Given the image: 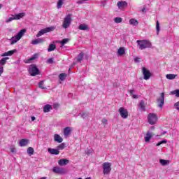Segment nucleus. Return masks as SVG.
Wrapping results in <instances>:
<instances>
[{
    "mask_svg": "<svg viewBox=\"0 0 179 179\" xmlns=\"http://www.w3.org/2000/svg\"><path fill=\"white\" fill-rule=\"evenodd\" d=\"M26 31V29H21L16 36H13L10 39L11 45H13V44H16L17 41H19L22 37L24 35V32Z\"/></svg>",
    "mask_w": 179,
    "mask_h": 179,
    "instance_id": "nucleus-1",
    "label": "nucleus"
},
{
    "mask_svg": "<svg viewBox=\"0 0 179 179\" xmlns=\"http://www.w3.org/2000/svg\"><path fill=\"white\" fill-rule=\"evenodd\" d=\"M137 44L139 45L140 50H145L152 47V43L146 40L137 41Z\"/></svg>",
    "mask_w": 179,
    "mask_h": 179,
    "instance_id": "nucleus-2",
    "label": "nucleus"
},
{
    "mask_svg": "<svg viewBox=\"0 0 179 179\" xmlns=\"http://www.w3.org/2000/svg\"><path fill=\"white\" fill-rule=\"evenodd\" d=\"M71 22H72V14H69L64 17L63 24H62L63 29H68V27L71 26Z\"/></svg>",
    "mask_w": 179,
    "mask_h": 179,
    "instance_id": "nucleus-3",
    "label": "nucleus"
},
{
    "mask_svg": "<svg viewBox=\"0 0 179 179\" xmlns=\"http://www.w3.org/2000/svg\"><path fill=\"white\" fill-rule=\"evenodd\" d=\"M29 72L31 76H36V75H40V70L37 68L36 64H32L29 69Z\"/></svg>",
    "mask_w": 179,
    "mask_h": 179,
    "instance_id": "nucleus-4",
    "label": "nucleus"
},
{
    "mask_svg": "<svg viewBox=\"0 0 179 179\" xmlns=\"http://www.w3.org/2000/svg\"><path fill=\"white\" fill-rule=\"evenodd\" d=\"M55 29V27H48L43 29H41L36 34V37H41V36H43V34H45V33H50V31H54Z\"/></svg>",
    "mask_w": 179,
    "mask_h": 179,
    "instance_id": "nucleus-5",
    "label": "nucleus"
},
{
    "mask_svg": "<svg viewBox=\"0 0 179 179\" xmlns=\"http://www.w3.org/2000/svg\"><path fill=\"white\" fill-rule=\"evenodd\" d=\"M148 121L151 125H155L157 122V116L155 113H150L148 116Z\"/></svg>",
    "mask_w": 179,
    "mask_h": 179,
    "instance_id": "nucleus-6",
    "label": "nucleus"
},
{
    "mask_svg": "<svg viewBox=\"0 0 179 179\" xmlns=\"http://www.w3.org/2000/svg\"><path fill=\"white\" fill-rule=\"evenodd\" d=\"M103 174H110L111 173V164L105 162L103 164Z\"/></svg>",
    "mask_w": 179,
    "mask_h": 179,
    "instance_id": "nucleus-7",
    "label": "nucleus"
},
{
    "mask_svg": "<svg viewBox=\"0 0 179 179\" xmlns=\"http://www.w3.org/2000/svg\"><path fill=\"white\" fill-rule=\"evenodd\" d=\"M52 171L55 174H65V173H66V170H65L63 167L59 166L53 167Z\"/></svg>",
    "mask_w": 179,
    "mask_h": 179,
    "instance_id": "nucleus-8",
    "label": "nucleus"
},
{
    "mask_svg": "<svg viewBox=\"0 0 179 179\" xmlns=\"http://www.w3.org/2000/svg\"><path fill=\"white\" fill-rule=\"evenodd\" d=\"M119 113L122 118H124V120L128 118V110L125 109L124 107L120 108Z\"/></svg>",
    "mask_w": 179,
    "mask_h": 179,
    "instance_id": "nucleus-9",
    "label": "nucleus"
},
{
    "mask_svg": "<svg viewBox=\"0 0 179 179\" xmlns=\"http://www.w3.org/2000/svg\"><path fill=\"white\" fill-rule=\"evenodd\" d=\"M142 72H143L145 80H148L150 79L151 74H150V71L149 70H148L145 67H143Z\"/></svg>",
    "mask_w": 179,
    "mask_h": 179,
    "instance_id": "nucleus-10",
    "label": "nucleus"
},
{
    "mask_svg": "<svg viewBox=\"0 0 179 179\" xmlns=\"http://www.w3.org/2000/svg\"><path fill=\"white\" fill-rule=\"evenodd\" d=\"M157 103H159L158 107L163 108L164 105V92L161 93V96L157 99Z\"/></svg>",
    "mask_w": 179,
    "mask_h": 179,
    "instance_id": "nucleus-11",
    "label": "nucleus"
},
{
    "mask_svg": "<svg viewBox=\"0 0 179 179\" xmlns=\"http://www.w3.org/2000/svg\"><path fill=\"white\" fill-rule=\"evenodd\" d=\"M117 6L119 9H124L128 6V3L124 1H120L117 3Z\"/></svg>",
    "mask_w": 179,
    "mask_h": 179,
    "instance_id": "nucleus-12",
    "label": "nucleus"
},
{
    "mask_svg": "<svg viewBox=\"0 0 179 179\" xmlns=\"http://www.w3.org/2000/svg\"><path fill=\"white\" fill-rule=\"evenodd\" d=\"M26 16L25 13H20L18 14H15L13 15V17H14L15 20H20L22 17H24Z\"/></svg>",
    "mask_w": 179,
    "mask_h": 179,
    "instance_id": "nucleus-13",
    "label": "nucleus"
},
{
    "mask_svg": "<svg viewBox=\"0 0 179 179\" xmlns=\"http://www.w3.org/2000/svg\"><path fill=\"white\" fill-rule=\"evenodd\" d=\"M44 41H45V40H44V38H38L37 39L33 40L31 42V44H33L34 45H36L37 44H43V43Z\"/></svg>",
    "mask_w": 179,
    "mask_h": 179,
    "instance_id": "nucleus-14",
    "label": "nucleus"
},
{
    "mask_svg": "<svg viewBox=\"0 0 179 179\" xmlns=\"http://www.w3.org/2000/svg\"><path fill=\"white\" fill-rule=\"evenodd\" d=\"M72 128L71 127H67L66 128L64 129V136H69V135H71V130Z\"/></svg>",
    "mask_w": 179,
    "mask_h": 179,
    "instance_id": "nucleus-15",
    "label": "nucleus"
},
{
    "mask_svg": "<svg viewBox=\"0 0 179 179\" xmlns=\"http://www.w3.org/2000/svg\"><path fill=\"white\" fill-rule=\"evenodd\" d=\"M68 163H69V160L66 159H59L58 162L59 166H66Z\"/></svg>",
    "mask_w": 179,
    "mask_h": 179,
    "instance_id": "nucleus-16",
    "label": "nucleus"
},
{
    "mask_svg": "<svg viewBox=\"0 0 179 179\" xmlns=\"http://www.w3.org/2000/svg\"><path fill=\"white\" fill-rule=\"evenodd\" d=\"M29 143V140L26 138H22L20 141V146L23 147V146H27Z\"/></svg>",
    "mask_w": 179,
    "mask_h": 179,
    "instance_id": "nucleus-17",
    "label": "nucleus"
},
{
    "mask_svg": "<svg viewBox=\"0 0 179 179\" xmlns=\"http://www.w3.org/2000/svg\"><path fill=\"white\" fill-rule=\"evenodd\" d=\"M48 152H49L50 155H59V150L54 148H48Z\"/></svg>",
    "mask_w": 179,
    "mask_h": 179,
    "instance_id": "nucleus-18",
    "label": "nucleus"
},
{
    "mask_svg": "<svg viewBox=\"0 0 179 179\" xmlns=\"http://www.w3.org/2000/svg\"><path fill=\"white\" fill-rule=\"evenodd\" d=\"M54 139L55 142H58V143H62V141H64L63 138H62L61 136L59 134H55Z\"/></svg>",
    "mask_w": 179,
    "mask_h": 179,
    "instance_id": "nucleus-19",
    "label": "nucleus"
},
{
    "mask_svg": "<svg viewBox=\"0 0 179 179\" xmlns=\"http://www.w3.org/2000/svg\"><path fill=\"white\" fill-rule=\"evenodd\" d=\"M52 110V106L50 104H47L43 107V112L50 113Z\"/></svg>",
    "mask_w": 179,
    "mask_h": 179,
    "instance_id": "nucleus-20",
    "label": "nucleus"
},
{
    "mask_svg": "<svg viewBox=\"0 0 179 179\" xmlns=\"http://www.w3.org/2000/svg\"><path fill=\"white\" fill-rule=\"evenodd\" d=\"M129 23L131 24V26H138V24H139V22L135 20V18L130 19Z\"/></svg>",
    "mask_w": 179,
    "mask_h": 179,
    "instance_id": "nucleus-21",
    "label": "nucleus"
},
{
    "mask_svg": "<svg viewBox=\"0 0 179 179\" xmlns=\"http://www.w3.org/2000/svg\"><path fill=\"white\" fill-rule=\"evenodd\" d=\"M78 29L83 31L89 30V26L86 24H81L79 25Z\"/></svg>",
    "mask_w": 179,
    "mask_h": 179,
    "instance_id": "nucleus-22",
    "label": "nucleus"
},
{
    "mask_svg": "<svg viewBox=\"0 0 179 179\" xmlns=\"http://www.w3.org/2000/svg\"><path fill=\"white\" fill-rule=\"evenodd\" d=\"M125 54V48L124 47L120 48L117 50V55L120 57Z\"/></svg>",
    "mask_w": 179,
    "mask_h": 179,
    "instance_id": "nucleus-23",
    "label": "nucleus"
},
{
    "mask_svg": "<svg viewBox=\"0 0 179 179\" xmlns=\"http://www.w3.org/2000/svg\"><path fill=\"white\" fill-rule=\"evenodd\" d=\"M152 133H150L149 131L147 132L146 136L145 137V142H150V139L152 138Z\"/></svg>",
    "mask_w": 179,
    "mask_h": 179,
    "instance_id": "nucleus-24",
    "label": "nucleus"
},
{
    "mask_svg": "<svg viewBox=\"0 0 179 179\" xmlns=\"http://www.w3.org/2000/svg\"><path fill=\"white\" fill-rule=\"evenodd\" d=\"M83 57H85V54L83 52H80L78 56H77V61L78 62H82L83 60Z\"/></svg>",
    "mask_w": 179,
    "mask_h": 179,
    "instance_id": "nucleus-25",
    "label": "nucleus"
},
{
    "mask_svg": "<svg viewBox=\"0 0 179 179\" xmlns=\"http://www.w3.org/2000/svg\"><path fill=\"white\" fill-rule=\"evenodd\" d=\"M166 79H169V80H173V79H176L177 78V75L176 74H167L166 76Z\"/></svg>",
    "mask_w": 179,
    "mask_h": 179,
    "instance_id": "nucleus-26",
    "label": "nucleus"
},
{
    "mask_svg": "<svg viewBox=\"0 0 179 179\" xmlns=\"http://www.w3.org/2000/svg\"><path fill=\"white\" fill-rule=\"evenodd\" d=\"M57 48V45L55 44H50L49 48H48V52H51V51H54Z\"/></svg>",
    "mask_w": 179,
    "mask_h": 179,
    "instance_id": "nucleus-27",
    "label": "nucleus"
},
{
    "mask_svg": "<svg viewBox=\"0 0 179 179\" xmlns=\"http://www.w3.org/2000/svg\"><path fill=\"white\" fill-rule=\"evenodd\" d=\"M64 2H65V0H58L57 8V9H61L62 8V6L64 5Z\"/></svg>",
    "mask_w": 179,
    "mask_h": 179,
    "instance_id": "nucleus-28",
    "label": "nucleus"
},
{
    "mask_svg": "<svg viewBox=\"0 0 179 179\" xmlns=\"http://www.w3.org/2000/svg\"><path fill=\"white\" fill-rule=\"evenodd\" d=\"M159 163L162 166H167V164H170V161L165 159H159Z\"/></svg>",
    "mask_w": 179,
    "mask_h": 179,
    "instance_id": "nucleus-29",
    "label": "nucleus"
},
{
    "mask_svg": "<svg viewBox=\"0 0 179 179\" xmlns=\"http://www.w3.org/2000/svg\"><path fill=\"white\" fill-rule=\"evenodd\" d=\"M59 79H60V80L62 81L65 80V79H66V73H60L59 75Z\"/></svg>",
    "mask_w": 179,
    "mask_h": 179,
    "instance_id": "nucleus-30",
    "label": "nucleus"
},
{
    "mask_svg": "<svg viewBox=\"0 0 179 179\" xmlns=\"http://www.w3.org/2000/svg\"><path fill=\"white\" fill-rule=\"evenodd\" d=\"M27 154L29 155V156H31L34 154V149L31 147H29L27 151Z\"/></svg>",
    "mask_w": 179,
    "mask_h": 179,
    "instance_id": "nucleus-31",
    "label": "nucleus"
},
{
    "mask_svg": "<svg viewBox=\"0 0 179 179\" xmlns=\"http://www.w3.org/2000/svg\"><path fill=\"white\" fill-rule=\"evenodd\" d=\"M36 58H37V55H34V56L28 59L25 62V64H30V62H31V61H34V59H36Z\"/></svg>",
    "mask_w": 179,
    "mask_h": 179,
    "instance_id": "nucleus-32",
    "label": "nucleus"
},
{
    "mask_svg": "<svg viewBox=\"0 0 179 179\" xmlns=\"http://www.w3.org/2000/svg\"><path fill=\"white\" fill-rule=\"evenodd\" d=\"M8 59H9V57H4V58H2V59L0 60V66H1H1L5 65V64H6V61H8Z\"/></svg>",
    "mask_w": 179,
    "mask_h": 179,
    "instance_id": "nucleus-33",
    "label": "nucleus"
},
{
    "mask_svg": "<svg viewBox=\"0 0 179 179\" xmlns=\"http://www.w3.org/2000/svg\"><path fill=\"white\" fill-rule=\"evenodd\" d=\"M139 108L141 111H145V101H143V100L141 101Z\"/></svg>",
    "mask_w": 179,
    "mask_h": 179,
    "instance_id": "nucleus-34",
    "label": "nucleus"
},
{
    "mask_svg": "<svg viewBox=\"0 0 179 179\" xmlns=\"http://www.w3.org/2000/svg\"><path fill=\"white\" fill-rule=\"evenodd\" d=\"M156 30H157V34L159 35V33H160V23H159L158 21H157V24H156Z\"/></svg>",
    "mask_w": 179,
    "mask_h": 179,
    "instance_id": "nucleus-35",
    "label": "nucleus"
},
{
    "mask_svg": "<svg viewBox=\"0 0 179 179\" xmlns=\"http://www.w3.org/2000/svg\"><path fill=\"white\" fill-rule=\"evenodd\" d=\"M68 41H69V39H68V38H64L62 41H60V44L62 45V47H64V45H65V44H66L68 43Z\"/></svg>",
    "mask_w": 179,
    "mask_h": 179,
    "instance_id": "nucleus-36",
    "label": "nucleus"
},
{
    "mask_svg": "<svg viewBox=\"0 0 179 179\" xmlns=\"http://www.w3.org/2000/svg\"><path fill=\"white\" fill-rule=\"evenodd\" d=\"M115 23H122V18L121 17H115L114 19Z\"/></svg>",
    "mask_w": 179,
    "mask_h": 179,
    "instance_id": "nucleus-37",
    "label": "nucleus"
},
{
    "mask_svg": "<svg viewBox=\"0 0 179 179\" xmlns=\"http://www.w3.org/2000/svg\"><path fill=\"white\" fill-rule=\"evenodd\" d=\"M64 149H65V144L64 143L59 145L57 147V150H62Z\"/></svg>",
    "mask_w": 179,
    "mask_h": 179,
    "instance_id": "nucleus-38",
    "label": "nucleus"
},
{
    "mask_svg": "<svg viewBox=\"0 0 179 179\" xmlns=\"http://www.w3.org/2000/svg\"><path fill=\"white\" fill-rule=\"evenodd\" d=\"M171 94H176V97H179V90H176L174 91L171 92Z\"/></svg>",
    "mask_w": 179,
    "mask_h": 179,
    "instance_id": "nucleus-39",
    "label": "nucleus"
},
{
    "mask_svg": "<svg viewBox=\"0 0 179 179\" xmlns=\"http://www.w3.org/2000/svg\"><path fill=\"white\" fill-rule=\"evenodd\" d=\"M38 86L41 89H45V87H44V81H41L38 83Z\"/></svg>",
    "mask_w": 179,
    "mask_h": 179,
    "instance_id": "nucleus-40",
    "label": "nucleus"
},
{
    "mask_svg": "<svg viewBox=\"0 0 179 179\" xmlns=\"http://www.w3.org/2000/svg\"><path fill=\"white\" fill-rule=\"evenodd\" d=\"M164 143H167L166 140H163V141L159 142L158 143H157L156 146H160V145H163Z\"/></svg>",
    "mask_w": 179,
    "mask_h": 179,
    "instance_id": "nucleus-41",
    "label": "nucleus"
},
{
    "mask_svg": "<svg viewBox=\"0 0 179 179\" xmlns=\"http://www.w3.org/2000/svg\"><path fill=\"white\" fill-rule=\"evenodd\" d=\"M8 54V56H10V55H13V54H15V52H16V50H10L8 52H7Z\"/></svg>",
    "mask_w": 179,
    "mask_h": 179,
    "instance_id": "nucleus-42",
    "label": "nucleus"
},
{
    "mask_svg": "<svg viewBox=\"0 0 179 179\" xmlns=\"http://www.w3.org/2000/svg\"><path fill=\"white\" fill-rule=\"evenodd\" d=\"M12 20H15V17H9V18L6 21V23H10V22H12Z\"/></svg>",
    "mask_w": 179,
    "mask_h": 179,
    "instance_id": "nucleus-43",
    "label": "nucleus"
},
{
    "mask_svg": "<svg viewBox=\"0 0 179 179\" xmlns=\"http://www.w3.org/2000/svg\"><path fill=\"white\" fill-rule=\"evenodd\" d=\"M101 122H102V124L107 125V122H108V120L106 118H103V119H102Z\"/></svg>",
    "mask_w": 179,
    "mask_h": 179,
    "instance_id": "nucleus-44",
    "label": "nucleus"
},
{
    "mask_svg": "<svg viewBox=\"0 0 179 179\" xmlns=\"http://www.w3.org/2000/svg\"><path fill=\"white\" fill-rule=\"evenodd\" d=\"M47 62L48 64H52L54 62V59L52 58L48 59Z\"/></svg>",
    "mask_w": 179,
    "mask_h": 179,
    "instance_id": "nucleus-45",
    "label": "nucleus"
},
{
    "mask_svg": "<svg viewBox=\"0 0 179 179\" xmlns=\"http://www.w3.org/2000/svg\"><path fill=\"white\" fill-rule=\"evenodd\" d=\"M81 117H82V118H86V117H87V113H83L81 114Z\"/></svg>",
    "mask_w": 179,
    "mask_h": 179,
    "instance_id": "nucleus-46",
    "label": "nucleus"
},
{
    "mask_svg": "<svg viewBox=\"0 0 179 179\" xmlns=\"http://www.w3.org/2000/svg\"><path fill=\"white\" fill-rule=\"evenodd\" d=\"M3 73V67H0V76Z\"/></svg>",
    "mask_w": 179,
    "mask_h": 179,
    "instance_id": "nucleus-47",
    "label": "nucleus"
},
{
    "mask_svg": "<svg viewBox=\"0 0 179 179\" xmlns=\"http://www.w3.org/2000/svg\"><path fill=\"white\" fill-rule=\"evenodd\" d=\"M10 152H11L12 153H15V152H16V148H10Z\"/></svg>",
    "mask_w": 179,
    "mask_h": 179,
    "instance_id": "nucleus-48",
    "label": "nucleus"
},
{
    "mask_svg": "<svg viewBox=\"0 0 179 179\" xmlns=\"http://www.w3.org/2000/svg\"><path fill=\"white\" fill-rule=\"evenodd\" d=\"M1 57H9L8 52H4L3 55H1Z\"/></svg>",
    "mask_w": 179,
    "mask_h": 179,
    "instance_id": "nucleus-49",
    "label": "nucleus"
},
{
    "mask_svg": "<svg viewBox=\"0 0 179 179\" xmlns=\"http://www.w3.org/2000/svg\"><path fill=\"white\" fill-rule=\"evenodd\" d=\"M129 93H130V96H133V94H134V90H131L130 91H129Z\"/></svg>",
    "mask_w": 179,
    "mask_h": 179,
    "instance_id": "nucleus-50",
    "label": "nucleus"
},
{
    "mask_svg": "<svg viewBox=\"0 0 179 179\" xmlns=\"http://www.w3.org/2000/svg\"><path fill=\"white\" fill-rule=\"evenodd\" d=\"M166 134H167V131H164L161 134L160 136H163V135H166Z\"/></svg>",
    "mask_w": 179,
    "mask_h": 179,
    "instance_id": "nucleus-51",
    "label": "nucleus"
},
{
    "mask_svg": "<svg viewBox=\"0 0 179 179\" xmlns=\"http://www.w3.org/2000/svg\"><path fill=\"white\" fill-rule=\"evenodd\" d=\"M131 97L133 99H138V95L133 94Z\"/></svg>",
    "mask_w": 179,
    "mask_h": 179,
    "instance_id": "nucleus-52",
    "label": "nucleus"
},
{
    "mask_svg": "<svg viewBox=\"0 0 179 179\" xmlns=\"http://www.w3.org/2000/svg\"><path fill=\"white\" fill-rule=\"evenodd\" d=\"M175 107H179V101L175 103Z\"/></svg>",
    "mask_w": 179,
    "mask_h": 179,
    "instance_id": "nucleus-53",
    "label": "nucleus"
},
{
    "mask_svg": "<svg viewBox=\"0 0 179 179\" xmlns=\"http://www.w3.org/2000/svg\"><path fill=\"white\" fill-rule=\"evenodd\" d=\"M134 61H135L136 62H139V58H138V57L135 58V59H134Z\"/></svg>",
    "mask_w": 179,
    "mask_h": 179,
    "instance_id": "nucleus-54",
    "label": "nucleus"
},
{
    "mask_svg": "<svg viewBox=\"0 0 179 179\" xmlns=\"http://www.w3.org/2000/svg\"><path fill=\"white\" fill-rule=\"evenodd\" d=\"M36 117L34 116L31 117V121H35Z\"/></svg>",
    "mask_w": 179,
    "mask_h": 179,
    "instance_id": "nucleus-55",
    "label": "nucleus"
},
{
    "mask_svg": "<svg viewBox=\"0 0 179 179\" xmlns=\"http://www.w3.org/2000/svg\"><path fill=\"white\" fill-rule=\"evenodd\" d=\"M77 3L81 4V3H83V2L80 1H78Z\"/></svg>",
    "mask_w": 179,
    "mask_h": 179,
    "instance_id": "nucleus-56",
    "label": "nucleus"
},
{
    "mask_svg": "<svg viewBox=\"0 0 179 179\" xmlns=\"http://www.w3.org/2000/svg\"><path fill=\"white\" fill-rule=\"evenodd\" d=\"M145 10H146V8H143L142 9V12H145Z\"/></svg>",
    "mask_w": 179,
    "mask_h": 179,
    "instance_id": "nucleus-57",
    "label": "nucleus"
},
{
    "mask_svg": "<svg viewBox=\"0 0 179 179\" xmlns=\"http://www.w3.org/2000/svg\"><path fill=\"white\" fill-rule=\"evenodd\" d=\"M176 110H178L179 111V107L176 106Z\"/></svg>",
    "mask_w": 179,
    "mask_h": 179,
    "instance_id": "nucleus-58",
    "label": "nucleus"
},
{
    "mask_svg": "<svg viewBox=\"0 0 179 179\" xmlns=\"http://www.w3.org/2000/svg\"><path fill=\"white\" fill-rule=\"evenodd\" d=\"M151 129H155V127H151Z\"/></svg>",
    "mask_w": 179,
    "mask_h": 179,
    "instance_id": "nucleus-59",
    "label": "nucleus"
},
{
    "mask_svg": "<svg viewBox=\"0 0 179 179\" xmlns=\"http://www.w3.org/2000/svg\"><path fill=\"white\" fill-rule=\"evenodd\" d=\"M1 8H2V6L0 4V9H1Z\"/></svg>",
    "mask_w": 179,
    "mask_h": 179,
    "instance_id": "nucleus-60",
    "label": "nucleus"
},
{
    "mask_svg": "<svg viewBox=\"0 0 179 179\" xmlns=\"http://www.w3.org/2000/svg\"><path fill=\"white\" fill-rule=\"evenodd\" d=\"M83 1H87V0H83Z\"/></svg>",
    "mask_w": 179,
    "mask_h": 179,
    "instance_id": "nucleus-61",
    "label": "nucleus"
}]
</instances>
